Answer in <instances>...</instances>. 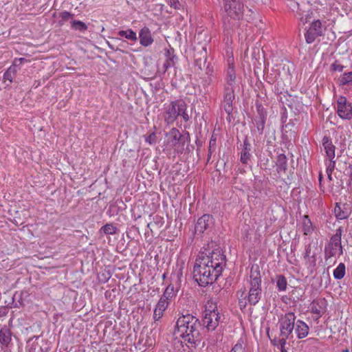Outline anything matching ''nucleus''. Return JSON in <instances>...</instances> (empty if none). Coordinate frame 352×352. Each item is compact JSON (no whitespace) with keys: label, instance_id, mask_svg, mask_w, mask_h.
Wrapping results in <instances>:
<instances>
[{"label":"nucleus","instance_id":"7ed1b4c3","mask_svg":"<svg viewBox=\"0 0 352 352\" xmlns=\"http://www.w3.org/2000/svg\"><path fill=\"white\" fill-rule=\"evenodd\" d=\"M224 11L226 16L223 17V24L226 30L224 32L230 34V28H233L236 21L243 18L244 7L239 0H232L224 3Z\"/></svg>","mask_w":352,"mask_h":352},{"label":"nucleus","instance_id":"393cba45","mask_svg":"<svg viewBox=\"0 0 352 352\" xmlns=\"http://www.w3.org/2000/svg\"><path fill=\"white\" fill-rule=\"evenodd\" d=\"M287 157L285 155L280 154L276 160V170L278 173L285 172L287 168Z\"/></svg>","mask_w":352,"mask_h":352},{"label":"nucleus","instance_id":"423d86ee","mask_svg":"<svg viewBox=\"0 0 352 352\" xmlns=\"http://www.w3.org/2000/svg\"><path fill=\"white\" fill-rule=\"evenodd\" d=\"M184 101L177 100L171 101L170 104H165L164 120L168 124H173L180 115L181 111L184 109Z\"/></svg>","mask_w":352,"mask_h":352},{"label":"nucleus","instance_id":"c9c22d12","mask_svg":"<svg viewBox=\"0 0 352 352\" xmlns=\"http://www.w3.org/2000/svg\"><path fill=\"white\" fill-rule=\"evenodd\" d=\"M145 142L150 145L154 144L157 142V135L155 132L150 133L148 135L145 136Z\"/></svg>","mask_w":352,"mask_h":352},{"label":"nucleus","instance_id":"5701e85b","mask_svg":"<svg viewBox=\"0 0 352 352\" xmlns=\"http://www.w3.org/2000/svg\"><path fill=\"white\" fill-rule=\"evenodd\" d=\"M12 333L7 327H3L0 330V343L3 346H8L12 340Z\"/></svg>","mask_w":352,"mask_h":352},{"label":"nucleus","instance_id":"052dcab7","mask_svg":"<svg viewBox=\"0 0 352 352\" xmlns=\"http://www.w3.org/2000/svg\"><path fill=\"white\" fill-rule=\"evenodd\" d=\"M242 352H243V351H242Z\"/></svg>","mask_w":352,"mask_h":352},{"label":"nucleus","instance_id":"9d476101","mask_svg":"<svg viewBox=\"0 0 352 352\" xmlns=\"http://www.w3.org/2000/svg\"><path fill=\"white\" fill-rule=\"evenodd\" d=\"M234 88L231 87H224L223 107L226 113L230 115L233 110L232 103L234 100Z\"/></svg>","mask_w":352,"mask_h":352},{"label":"nucleus","instance_id":"37998d69","mask_svg":"<svg viewBox=\"0 0 352 352\" xmlns=\"http://www.w3.org/2000/svg\"><path fill=\"white\" fill-rule=\"evenodd\" d=\"M186 109H187V106H186V104L184 102V109L181 111V113L179 116H181L183 118V119L184 120V121H186V122L188 121V120H189V116L186 112Z\"/></svg>","mask_w":352,"mask_h":352},{"label":"nucleus","instance_id":"4be33fe9","mask_svg":"<svg viewBox=\"0 0 352 352\" xmlns=\"http://www.w3.org/2000/svg\"><path fill=\"white\" fill-rule=\"evenodd\" d=\"M168 306V302H163L159 300L153 313V318L155 321H157L163 316L164 311L166 310Z\"/></svg>","mask_w":352,"mask_h":352},{"label":"nucleus","instance_id":"09e8293b","mask_svg":"<svg viewBox=\"0 0 352 352\" xmlns=\"http://www.w3.org/2000/svg\"><path fill=\"white\" fill-rule=\"evenodd\" d=\"M169 67H170V60H166L165 61V63H164V68L165 71L167 70Z\"/></svg>","mask_w":352,"mask_h":352},{"label":"nucleus","instance_id":"72a5a7b5","mask_svg":"<svg viewBox=\"0 0 352 352\" xmlns=\"http://www.w3.org/2000/svg\"><path fill=\"white\" fill-rule=\"evenodd\" d=\"M318 36H319L318 33L311 31L309 28L305 34V40L307 43H312Z\"/></svg>","mask_w":352,"mask_h":352},{"label":"nucleus","instance_id":"de8ad7c7","mask_svg":"<svg viewBox=\"0 0 352 352\" xmlns=\"http://www.w3.org/2000/svg\"><path fill=\"white\" fill-rule=\"evenodd\" d=\"M332 173H333V170L326 169V173H327L328 179L329 181H331L333 179V178H332Z\"/></svg>","mask_w":352,"mask_h":352},{"label":"nucleus","instance_id":"8fccbe9b","mask_svg":"<svg viewBox=\"0 0 352 352\" xmlns=\"http://www.w3.org/2000/svg\"><path fill=\"white\" fill-rule=\"evenodd\" d=\"M349 176L350 179L352 181V164L349 166Z\"/></svg>","mask_w":352,"mask_h":352},{"label":"nucleus","instance_id":"58836bf2","mask_svg":"<svg viewBox=\"0 0 352 352\" xmlns=\"http://www.w3.org/2000/svg\"><path fill=\"white\" fill-rule=\"evenodd\" d=\"M325 165L327 166L326 169L333 171L336 167V161L334 159H328V160L325 161Z\"/></svg>","mask_w":352,"mask_h":352},{"label":"nucleus","instance_id":"13d9d810","mask_svg":"<svg viewBox=\"0 0 352 352\" xmlns=\"http://www.w3.org/2000/svg\"><path fill=\"white\" fill-rule=\"evenodd\" d=\"M217 340H218V338H217V339H215V340H213L212 341H213L214 342H217Z\"/></svg>","mask_w":352,"mask_h":352},{"label":"nucleus","instance_id":"0eeeda50","mask_svg":"<svg viewBox=\"0 0 352 352\" xmlns=\"http://www.w3.org/2000/svg\"><path fill=\"white\" fill-rule=\"evenodd\" d=\"M335 109L338 116L342 120L352 118V104L346 97L340 96L336 100Z\"/></svg>","mask_w":352,"mask_h":352},{"label":"nucleus","instance_id":"f8f14e48","mask_svg":"<svg viewBox=\"0 0 352 352\" xmlns=\"http://www.w3.org/2000/svg\"><path fill=\"white\" fill-rule=\"evenodd\" d=\"M139 38L140 44L144 47L150 46L154 41L151 32L147 27H144L140 30Z\"/></svg>","mask_w":352,"mask_h":352},{"label":"nucleus","instance_id":"3c124183","mask_svg":"<svg viewBox=\"0 0 352 352\" xmlns=\"http://www.w3.org/2000/svg\"><path fill=\"white\" fill-rule=\"evenodd\" d=\"M112 292L113 293V297L116 296V294H118V290L116 289V287H114L113 289H112Z\"/></svg>","mask_w":352,"mask_h":352},{"label":"nucleus","instance_id":"4468645a","mask_svg":"<svg viewBox=\"0 0 352 352\" xmlns=\"http://www.w3.org/2000/svg\"><path fill=\"white\" fill-rule=\"evenodd\" d=\"M303 257L307 267H314L316 265V253L312 251L311 244L306 245Z\"/></svg>","mask_w":352,"mask_h":352},{"label":"nucleus","instance_id":"2f4dec72","mask_svg":"<svg viewBox=\"0 0 352 352\" xmlns=\"http://www.w3.org/2000/svg\"><path fill=\"white\" fill-rule=\"evenodd\" d=\"M174 288L175 287H166V289L160 300L163 302H168V300L170 299L175 294Z\"/></svg>","mask_w":352,"mask_h":352},{"label":"nucleus","instance_id":"f257e3e1","mask_svg":"<svg viewBox=\"0 0 352 352\" xmlns=\"http://www.w3.org/2000/svg\"><path fill=\"white\" fill-rule=\"evenodd\" d=\"M225 265L226 256L219 248L201 252L194 267V278L199 286L212 285L221 274Z\"/></svg>","mask_w":352,"mask_h":352},{"label":"nucleus","instance_id":"bf43d9fd","mask_svg":"<svg viewBox=\"0 0 352 352\" xmlns=\"http://www.w3.org/2000/svg\"><path fill=\"white\" fill-rule=\"evenodd\" d=\"M344 352H349L348 349H345Z\"/></svg>","mask_w":352,"mask_h":352},{"label":"nucleus","instance_id":"c756f323","mask_svg":"<svg viewBox=\"0 0 352 352\" xmlns=\"http://www.w3.org/2000/svg\"><path fill=\"white\" fill-rule=\"evenodd\" d=\"M345 275V265L340 263L333 271V276L336 279H341Z\"/></svg>","mask_w":352,"mask_h":352},{"label":"nucleus","instance_id":"603ef678","mask_svg":"<svg viewBox=\"0 0 352 352\" xmlns=\"http://www.w3.org/2000/svg\"><path fill=\"white\" fill-rule=\"evenodd\" d=\"M109 291H106L105 292V296L107 298H111V294H109Z\"/></svg>","mask_w":352,"mask_h":352},{"label":"nucleus","instance_id":"ea45409f","mask_svg":"<svg viewBox=\"0 0 352 352\" xmlns=\"http://www.w3.org/2000/svg\"><path fill=\"white\" fill-rule=\"evenodd\" d=\"M166 3L171 7L175 9L179 8V2L178 0H165Z\"/></svg>","mask_w":352,"mask_h":352},{"label":"nucleus","instance_id":"79ce46f5","mask_svg":"<svg viewBox=\"0 0 352 352\" xmlns=\"http://www.w3.org/2000/svg\"><path fill=\"white\" fill-rule=\"evenodd\" d=\"M277 279V285L276 286H286L287 280L283 276H278L276 277Z\"/></svg>","mask_w":352,"mask_h":352},{"label":"nucleus","instance_id":"ddd939ff","mask_svg":"<svg viewBox=\"0 0 352 352\" xmlns=\"http://www.w3.org/2000/svg\"><path fill=\"white\" fill-rule=\"evenodd\" d=\"M236 73L232 60H228V67L226 71V84L225 87H235Z\"/></svg>","mask_w":352,"mask_h":352},{"label":"nucleus","instance_id":"a19ab883","mask_svg":"<svg viewBox=\"0 0 352 352\" xmlns=\"http://www.w3.org/2000/svg\"><path fill=\"white\" fill-rule=\"evenodd\" d=\"M28 296V294L25 293V297L23 298V293L16 292L13 296L14 300H17L19 302L23 301V300Z\"/></svg>","mask_w":352,"mask_h":352},{"label":"nucleus","instance_id":"7c9ffc66","mask_svg":"<svg viewBox=\"0 0 352 352\" xmlns=\"http://www.w3.org/2000/svg\"><path fill=\"white\" fill-rule=\"evenodd\" d=\"M309 29L316 33H318L319 36H321L323 32V28L320 21L316 20L311 23Z\"/></svg>","mask_w":352,"mask_h":352},{"label":"nucleus","instance_id":"a878e982","mask_svg":"<svg viewBox=\"0 0 352 352\" xmlns=\"http://www.w3.org/2000/svg\"><path fill=\"white\" fill-rule=\"evenodd\" d=\"M118 36L124 37L131 41L135 42L138 40L136 32L131 29L127 30H120L118 32Z\"/></svg>","mask_w":352,"mask_h":352},{"label":"nucleus","instance_id":"9b49d317","mask_svg":"<svg viewBox=\"0 0 352 352\" xmlns=\"http://www.w3.org/2000/svg\"><path fill=\"white\" fill-rule=\"evenodd\" d=\"M212 223V218L209 214H204L199 219H198L195 230L196 233H203Z\"/></svg>","mask_w":352,"mask_h":352},{"label":"nucleus","instance_id":"a211bd4d","mask_svg":"<svg viewBox=\"0 0 352 352\" xmlns=\"http://www.w3.org/2000/svg\"><path fill=\"white\" fill-rule=\"evenodd\" d=\"M301 228L304 235H311L314 232V228L308 215L303 216L302 219Z\"/></svg>","mask_w":352,"mask_h":352},{"label":"nucleus","instance_id":"6e6552de","mask_svg":"<svg viewBox=\"0 0 352 352\" xmlns=\"http://www.w3.org/2000/svg\"><path fill=\"white\" fill-rule=\"evenodd\" d=\"M239 295V303L243 302V300H248L250 305H255L261 298V287H250L248 292H246L245 287L237 292Z\"/></svg>","mask_w":352,"mask_h":352},{"label":"nucleus","instance_id":"b1692460","mask_svg":"<svg viewBox=\"0 0 352 352\" xmlns=\"http://www.w3.org/2000/svg\"><path fill=\"white\" fill-rule=\"evenodd\" d=\"M250 144L246 141L243 144V149L241 154L240 160L243 164H247L250 158Z\"/></svg>","mask_w":352,"mask_h":352},{"label":"nucleus","instance_id":"c85d7f7f","mask_svg":"<svg viewBox=\"0 0 352 352\" xmlns=\"http://www.w3.org/2000/svg\"><path fill=\"white\" fill-rule=\"evenodd\" d=\"M71 28L74 30L85 32L87 30V25L81 21L73 20L71 21Z\"/></svg>","mask_w":352,"mask_h":352},{"label":"nucleus","instance_id":"e433bc0d","mask_svg":"<svg viewBox=\"0 0 352 352\" xmlns=\"http://www.w3.org/2000/svg\"><path fill=\"white\" fill-rule=\"evenodd\" d=\"M344 65H342V64H340L338 61L336 60L334 63H333L331 65V70L333 71V72H341L343 71L344 69Z\"/></svg>","mask_w":352,"mask_h":352},{"label":"nucleus","instance_id":"a18cd8bd","mask_svg":"<svg viewBox=\"0 0 352 352\" xmlns=\"http://www.w3.org/2000/svg\"><path fill=\"white\" fill-rule=\"evenodd\" d=\"M286 341H287V340H285V339H279L278 340V344L280 345V351L281 352H287L285 349Z\"/></svg>","mask_w":352,"mask_h":352},{"label":"nucleus","instance_id":"f3484780","mask_svg":"<svg viewBox=\"0 0 352 352\" xmlns=\"http://www.w3.org/2000/svg\"><path fill=\"white\" fill-rule=\"evenodd\" d=\"M324 304L325 302L324 300H314L311 304V313L316 315V319L320 318L324 313Z\"/></svg>","mask_w":352,"mask_h":352},{"label":"nucleus","instance_id":"5fc2aeb1","mask_svg":"<svg viewBox=\"0 0 352 352\" xmlns=\"http://www.w3.org/2000/svg\"><path fill=\"white\" fill-rule=\"evenodd\" d=\"M280 291H285L287 287H278Z\"/></svg>","mask_w":352,"mask_h":352},{"label":"nucleus","instance_id":"412c9836","mask_svg":"<svg viewBox=\"0 0 352 352\" xmlns=\"http://www.w3.org/2000/svg\"><path fill=\"white\" fill-rule=\"evenodd\" d=\"M261 283V277L258 267H252L250 274V284L251 286H259Z\"/></svg>","mask_w":352,"mask_h":352},{"label":"nucleus","instance_id":"473e14b6","mask_svg":"<svg viewBox=\"0 0 352 352\" xmlns=\"http://www.w3.org/2000/svg\"><path fill=\"white\" fill-rule=\"evenodd\" d=\"M101 230L106 234L113 235L116 233L117 228L112 223H107L101 228Z\"/></svg>","mask_w":352,"mask_h":352},{"label":"nucleus","instance_id":"39448f33","mask_svg":"<svg viewBox=\"0 0 352 352\" xmlns=\"http://www.w3.org/2000/svg\"><path fill=\"white\" fill-rule=\"evenodd\" d=\"M296 316L293 312H289L279 318L280 339L287 340L292 338V332L295 327Z\"/></svg>","mask_w":352,"mask_h":352},{"label":"nucleus","instance_id":"cd10ccee","mask_svg":"<svg viewBox=\"0 0 352 352\" xmlns=\"http://www.w3.org/2000/svg\"><path fill=\"white\" fill-rule=\"evenodd\" d=\"M217 312H219L217 309V303L213 302L212 300H208L205 305L204 314H213Z\"/></svg>","mask_w":352,"mask_h":352},{"label":"nucleus","instance_id":"c03bdc74","mask_svg":"<svg viewBox=\"0 0 352 352\" xmlns=\"http://www.w3.org/2000/svg\"><path fill=\"white\" fill-rule=\"evenodd\" d=\"M60 16L62 19L67 21L72 16V14L67 11H63L60 13Z\"/></svg>","mask_w":352,"mask_h":352},{"label":"nucleus","instance_id":"20e7f679","mask_svg":"<svg viewBox=\"0 0 352 352\" xmlns=\"http://www.w3.org/2000/svg\"><path fill=\"white\" fill-rule=\"evenodd\" d=\"M342 230L338 228L336 233L331 237L329 243L324 248V254L326 260L332 258H336L342 254V246L341 244Z\"/></svg>","mask_w":352,"mask_h":352},{"label":"nucleus","instance_id":"1a4fd4ad","mask_svg":"<svg viewBox=\"0 0 352 352\" xmlns=\"http://www.w3.org/2000/svg\"><path fill=\"white\" fill-rule=\"evenodd\" d=\"M221 319L219 312L213 314H205L203 322L208 331H214L218 327Z\"/></svg>","mask_w":352,"mask_h":352},{"label":"nucleus","instance_id":"2eb2a0df","mask_svg":"<svg viewBox=\"0 0 352 352\" xmlns=\"http://www.w3.org/2000/svg\"><path fill=\"white\" fill-rule=\"evenodd\" d=\"M295 333L298 339H302L307 336L309 333V327L303 321L298 320L295 324Z\"/></svg>","mask_w":352,"mask_h":352},{"label":"nucleus","instance_id":"864d4df0","mask_svg":"<svg viewBox=\"0 0 352 352\" xmlns=\"http://www.w3.org/2000/svg\"><path fill=\"white\" fill-rule=\"evenodd\" d=\"M322 173H320L319 174V182H320V184H321V182H322Z\"/></svg>","mask_w":352,"mask_h":352},{"label":"nucleus","instance_id":"aec40b11","mask_svg":"<svg viewBox=\"0 0 352 352\" xmlns=\"http://www.w3.org/2000/svg\"><path fill=\"white\" fill-rule=\"evenodd\" d=\"M168 137V142L172 146H176L180 140L182 135L178 129L176 128H173L171 130L166 134Z\"/></svg>","mask_w":352,"mask_h":352},{"label":"nucleus","instance_id":"4c0bfd02","mask_svg":"<svg viewBox=\"0 0 352 352\" xmlns=\"http://www.w3.org/2000/svg\"><path fill=\"white\" fill-rule=\"evenodd\" d=\"M12 69L10 67L3 74V81H8L9 83L12 82L13 75L12 74Z\"/></svg>","mask_w":352,"mask_h":352},{"label":"nucleus","instance_id":"4d7b16f0","mask_svg":"<svg viewBox=\"0 0 352 352\" xmlns=\"http://www.w3.org/2000/svg\"><path fill=\"white\" fill-rule=\"evenodd\" d=\"M272 343L274 344V345H276L277 344L276 343V340H272Z\"/></svg>","mask_w":352,"mask_h":352},{"label":"nucleus","instance_id":"bb28decb","mask_svg":"<svg viewBox=\"0 0 352 352\" xmlns=\"http://www.w3.org/2000/svg\"><path fill=\"white\" fill-rule=\"evenodd\" d=\"M338 82L342 86L352 85V72H345L342 74L339 77Z\"/></svg>","mask_w":352,"mask_h":352},{"label":"nucleus","instance_id":"49530a36","mask_svg":"<svg viewBox=\"0 0 352 352\" xmlns=\"http://www.w3.org/2000/svg\"><path fill=\"white\" fill-rule=\"evenodd\" d=\"M243 351V346L241 344H236L234 345V346L232 348L230 352H239Z\"/></svg>","mask_w":352,"mask_h":352},{"label":"nucleus","instance_id":"f03ea898","mask_svg":"<svg viewBox=\"0 0 352 352\" xmlns=\"http://www.w3.org/2000/svg\"><path fill=\"white\" fill-rule=\"evenodd\" d=\"M201 324L199 319L190 314L180 316L176 322L175 334L184 342L195 345L199 341Z\"/></svg>","mask_w":352,"mask_h":352},{"label":"nucleus","instance_id":"f704fd0d","mask_svg":"<svg viewBox=\"0 0 352 352\" xmlns=\"http://www.w3.org/2000/svg\"><path fill=\"white\" fill-rule=\"evenodd\" d=\"M38 336H33L28 340L27 349L28 352H36L38 344L35 342H32L34 338L38 339Z\"/></svg>","mask_w":352,"mask_h":352},{"label":"nucleus","instance_id":"6e6d98bb","mask_svg":"<svg viewBox=\"0 0 352 352\" xmlns=\"http://www.w3.org/2000/svg\"><path fill=\"white\" fill-rule=\"evenodd\" d=\"M175 277H177V278H178L179 274H172V278H173V277H175Z\"/></svg>","mask_w":352,"mask_h":352},{"label":"nucleus","instance_id":"6ab92c4d","mask_svg":"<svg viewBox=\"0 0 352 352\" xmlns=\"http://www.w3.org/2000/svg\"><path fill=\"white\" fill-rule=\"evenodd\" d=\"M334 214L336 217L340 220L346 219L350 215V212L346 208L345 205H340L338 203L336 204L334 208Z\"/></svg>","mask_w":352,"mask_h":352},{"label":"nucleus","instance_id":"dca6fc26","mask_svg":"<svg viewBox=\"0 0 352 352\" xmlns=\"http://www.w3.org/2000/svg\"><path fill=\"white\" fill-rule=\"evenodd\" d=\"M322 146L328 159H334L336 147L329 138L326 136L323 138Z\"/></svg>","mask_w":352,"mask_h":352}]
</instances>
